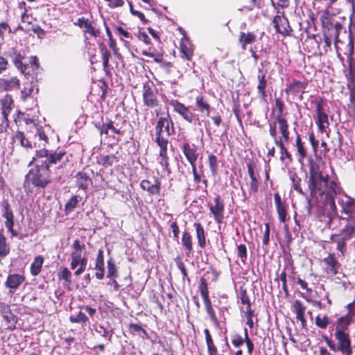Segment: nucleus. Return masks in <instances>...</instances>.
Listing matches in <instances>:
<instances>
[{"mask_svg": "<svg viewBox=\"0 0 355 355\" xmlns=\"http://www.w3.org/2000/svg\"><path fill=\"white\" fill-rule=\"evenodd\" d=\"M271 2L275 8H277V7H279L283 9L288 7L290 0H271Z\"/></svg>", "mask_w": 355, "mask_h": 355, "instance_id": "bf43d9fd", "label": "nucleus"}, {"mask_svg": "<svg viewBox=\"0 0 355 355\" xmlns=\"http://www.w3.org/2000/svg\"><path fill=\"white\" fill-rule=\"evenodd\" d=\"M308 187L313 197L325 195L327 198H332L334 195L340 191L337 183L330 180L328 175H324L319 166L313 161L309 164Z\"/></svg>", "mask_w": 355, "mask_h": 355, "instance_id": "f257e3e1", "label": "nucleus"}, {"mask_svg": "<svg viewBox=\"0 0 355 355\" xmlns=\"http://www.w3.org/2000/svg\"><path fill=\"white\" fill-rule=\"evenodd\" d=\"M8 55L12 59L14 65L17 69L25 75H28L31 71L35 73L39 68L37 59L35 56H31L30 58L28 64L24 62V56L21 52L14 48L9 51Z\"/></svg>", "mask_w": 355, "mask_h": 355, "instance_id": "39448f33", "label": "nucleus"}, {"mask_svg": "<svg viewBox=\"0 0 355 355\" xmlns=\"http://www.w3.org/2000/svg\"><path fill=\"white\" fill-rule=\"evenodd\" d=\"M306 84L300 81H294L290 85H288L286 88V93H293L294 94H297L300 92H302Z\"/></svg>", "mask_w": 355, "mask_h": 355, "instance_id": "72a5a7b5", "label": "nucleus"}, {"mask_svg": "<svg viewBox=\"0 0 355 355\" xmlns=\"http://www.w3.org/2000/svg\"><path fill=\"white\" fill-rule=\"evenodd\" d=\"M94 269L96 270V277L98 279H102L104 277L105 272L103 250L102 249H99L98 251Z\"/></svg>", "mask_w": 355, "mask_h": 355, "instance_id": "a878e982", "label": "nucleus"}, {"mask_svg": "<svg viewBox=\"0 0 355 355\" xmlns=\"http://www.w3.org/2000/svg\"><path fill=\"white\" fill-rule=\"evenodd\" d=\"M209 166L213 176L218 173V160L214 155H209L208 157Z\"/></svg>", "mask_w": 355, "mask_h": 355, "instance_id": "49530a36", "label": "nucleus"}, {"mask_svg": "<svg viewBox=\"0 0 355 355\" xmlns=\"http://www.w3.org/2000/svg\"><path fill=\"white\" fill-rule=\"evenodd\" d=\"M273 24L276 31L283 35H287L291 31L287 18L284 15V12L281 15H276L273 19Z\"/></svg>", "mask_w": 355, "mask_h": 355, "instance_id": "4468645a", "label": "nucleus"}, {"mask_svg": "<svg viewBox=\"0 0 355 355\" xmlns=\"http://www.w3.org/2000/svg\"><path fill=\"white\" fill-rule=\"evenodd\" d=\"M170 105L173 106L174 110L178 113L185 121L192 123L196 116L191 111L189 107L185 106L183 103L177 100H171Z\"/></svg>", "mask_w": 355, "mask_h": 355, "instance_id": "9d476101", "label": "nucleus"}, {"mask_svg": "<svg viewBox=\"0 0 355 355\" xmlns=\"http://www.w3.org/2000/svg\"><path fill=\"white\" fill-rule=\"evenodd\" d=\"M14 139L15 141H19L21 146L32 148L31 143L25 138L22 132H17L14 136Z\"/></svg>", "mask_w": 355, "mask_h": 355, "instance_id": "09e8293b", "label": "nucleus"}, {"mask_svg": "<svg viewBox=\"0 0 355 355\" xmlns=\"http://www.w3.org/2000/svg\"><path fill=\"white\" fill-rule=\"evenodd\" d=\"M140 187L150 195H158L160 193L161 182L158 178H156L153 183L148 180H143L140 183Z\"/></svg>", "mask_w": 355, "mask_h": 355, "instance_id": "aec40b11", "label": "nucleus"}, {"mask_svg": "<svg viewBox=\"0 0 355 355\" xmlns=\"http://www.w3.org/2000/svg\"><path fill=\"white\" fill-rule=\"evenodd\" d=\"M12 104L13 100L10 95H6L1 100V114L3 115V119H7L8 116L12 109Z\"/></svg>", "mask_w": 355, "mask_h": 355, "instance_id": "7c9ffc66", "label": "nucleus"}, {"mask_svg": "<svg viewBox=\"0 0 355 355\" xmlns=\"http://www.w3.org/2000/svg\"><path fill=\"white\" fill-rule=\"evenodd\" d=\"M290 180L293 184V188L297 191L299 193L302 194V189L300 187L301 179L297 176L295 173L290 171L288 173Z\"/></svg>", "mask_w": 355, "mask_h": 355, "instance_id": "c03bdc74", "label": "nucleus"}, {"mask_svg": "<svg viewBox=\"0 0 355 355\" xmlns=\"http://www.w3.org/2000/svg\"><path fill=\"white\" fill-rule=\"evenodd\" d=\"M295 146L297 148V154L299 156V161L303 160L306 156V150L304 146V144L302 142L300 136L299 135L296 137Z\"/></svg>", "mask_w": 355, "mask_h": 355, "instance_id": "79ce46f5", "label": "nucleus"}, {"mask_svg": "<svg viewBox=\"0 0 355 355\" xmlns=\"http://www.w3.org/2000/svg\"><path fill=\"white\" fill-rule=\"evenodd\" d=\"M100 164L105 167L112 166L119 162L118 158L114 155H101L98 160Z\"/></svg>", "mask_w": 355, "mask_h": 355, "instance_id": "c9c22d12", "label": "nucleus"}, {"mask_svg": "<svg viewBox=\"0 0 355 355\" xmlns=\"http://www.w3.org/2000/svg\"><path fill=\"white\" fill-rule=\"evenodd\" d=\"M87 320L86 315L81 311L76 315H71L69 318V320L73 323H85Z\"/></svg>", "mask_w": 355, "mask_h": 355, "instance_id": "3c124183", "label": "nucleus"}, {"mask_svg": "<svg viewBox=\"0 0 355 355\" xmlns=\"http://www.w3.org/2000/svg\"><path fill=\"white\" fill-rule=\"evenodd\" d=\"M72 252L82 253L83 250L85 249V245L81 243L78 240H75L72 244Z\"/></svg>", "mask_w": 355, "mask_h": 355, "instance_id": "e2e57ef3", "label": "nucleus"}, {"mask_svg": "<svg viewBox=\"0 0 355 355\" xmlns=\"http://www.w3.org/2000/svg\"><path fill=\"white\" fill-rule=\"evenodd\" d=\"M274 200L279 220L280 222L284 223L286 220L287 205L286 202L282 200L278 193L274 194Z\"/></svg>", "mask_w": 355, "mask_h": 355, "instance_id": "6ab92c4d", "label": "nucleus"}, {"mask_svg": "<svg viewBox=\"0 0 355 355\" xmlns=\"http://www.w3.org/2000/svg\"><path fill=\"white\" fill-rule=\"evenodd\" d=\"M117 269L112 259L107 261V277H116Z\"/></svg>", "mask_w": 355, "mask_h": 355, "instance_id": "8fccbe9b", "label": "nucleus"}, {"mask_svg": "<svg viewBox=\"0 0 355 355\" xmlns=\"http://www.w3.org/2000/svg\"><path fill=\"white\" fill-rule=\"evenodd\" d=\"M347 313L338 318L336 329V331L345 332L352 321V317L355 315V300L346 306Z\"/></svg>", "mask_w": 355, "mask_h": 355, "instance_id": "6e6552de", "label": "nucleus"}, {"mask_svg": "<svg viewBox=\"0 0 355 355\" xmlns=\"http://www.w3.org/2000/svg\"><path fill=\"white\" fill-rule=\"evenodd\" d=\"M244 333H245V342L246 343V345H247L248 352L250 354H251L254 349V345H253L252 342L249 338L247 329H244Z\"/></svg>", "mask_w": 355, "mask_h": 355, "instance_id": "338daca9", "label": "nucleus"}, {"mask_svg": "<svg viewBox=\"0 0 355 355\" xmlns=\"http://www.w3.org/2000/svg\"><path fill=\"white\" fill-rule=\"evenodd\" d=\"M245 340V337L243 338L238 334H234L232 337V343L235 347H241L244 343Z\"/></svg>", "mask_w": 355, "mask_h": 355, "instance_id": "6e6d98bb", "label": "nucleus"}, {"mask_svg": "<svg viewBox=\"0 0 355 355\" xmlns=\"http://www.w3.org/2000/svg\"><path fill=\"white\" fill-rule=\"evenodd\" d=\"M74 25L83 28L85 33H88L93 37L96 38L100 36V30L96 27L94 21L87 18L83 17L78 18Z\"/></svg>", "mask_w": 355, "mask_h": 355, "instance_id": "1a4fd4ad", "label": "nucleus"}, {"mask_svg": "<svg viewBox=\"0 0 355 355\" xmlns=\"http://www.w3.org/2000/svg\"><path fill=\"white\" fill-rule=\"evenodd\" d=\"M174 132L173 123L168 114L159 117L155 126V142L159 147V164L170 173L168 168V158L167 156V147L168 138Z\"/></svg>", "mask_w": 355, "mask_h": 355, "instance_id": "f03ea898", "label": "nucleus"}, {"mask_svg": "<svg viewBox=\"0 0 355 355\" xmlns=\"http://www.w3.org/2000/svg\"><path fill=\"white\" fill-rule=\"evenodd\" d=\"M207 345V351L209 355H216L217 354V348L214 345V342L211 341L210 343H206Z\"/></svg>", "mask_w": 355, "mask_h": 355, "instance_id": "774afa93", "label": "nucleus"}, {"mask_svg": "<svg viewBox=\"0 0 355 355\" xmlns=\"http://www.w3.org/2000/svg\"><path fill=\"white\" fill-rule=\"evenodd\" d=\"M193 225L196 227L198 245L201 248H204L206 246L205 232L204 228L198 223H194Z\"/></svg>", "mask_w": 355, "mask_h": 355, "instance_id": "473e14b6", "label": "nucleus"}, {"mask_svg": "<svg viewBox=\"0 0 355 355\" xmlns=\"http://www.w3.org/2000/svg\"><path fill=\"white\" fill-rule=\"evenodd\" d=\"M101 51L103 59V67L105 68L108 66L109 59H110V53L107 51L105 46L101 47Z\"/></svg>", "mask_w": 355, "mask_h": 355, "instance_id": "13d9d810", "label": "nucleus"}, {"mask_svg": "<svg viewBox=\"0 0 355 355\" xmlns=\"http://www.w3.org/2000/svg\"><path fill=\"white\" fill-rule=\"evenodd\" d=\"M203 302H204L207 312L208 315H209L210 318L211 319L212 321L216 322L217 318H216L215 312L211 306V303L210 300H207Z\"/></svg>", "mask_w": 355, "mask_h": 355, "instance_id": "603ef678", "label": "nucleus"}, {"mask_svg": "<svg viewBox=\"0 0 355 355\" xmlns=\"http://www.w3.org/2000/svg\"><path fill=\"white\" fill-rule=\"evenodd\" d=\"M98 130H99L101 135H108L110 132H112L114 134H120L121 133L120 130L114 128L112 124V122H111V121L109 123H104L102 125L99 126Z\"/></svg>", "mask_w": 355, "mask_h": 355, "instance_id": "58836bf2", "label": "nucleus"}, {"mask_svg": "<svg viewBox=\"0 0 355 355\" xmlns=\"http://www.w3.org/2000/svg\"><path fill=\"white\" fill-rule=\"evenodd\" d=\"M182 150L189 164L196 163L198 155L197 146L196 145L185 143L183 145Z\"/></svg>", "mask_w": 355, "mask_h": 355, "instance_id": "4be33fe9", "label": "nucleus"}, {"mask_svg": "<svg viewBox=\"0 0 355 355\" xmlns=\"http://www.w3.org/2000/svg\"><path fill=\"white\" fill-rule=\"evenodd\" d=\"M323 268L327 274L329 275H335L338 273L340 268V263L335 257L334 254H329L328 257L322 261Z\"/></svg>", "mask_w": 355, "mask_h": 355, "instance_id": "ddd939ff", "label": "nucleus"}, {"mask_svg": "<svg viewBox=\"0 0 355 355\" xmlns=\"http://www.w3.org/2000/svg\"><path fill=\"white\" fill-rule=\"evenodd\" d=\"M2 317L5 321V325L8 330H14L16 328L17 318L12 313L8 306H4L2 309Z\"/></svg>", "mask_w": 355, "mask_h": 355, "instance_id": "a211bd4d", "label": "nucleus"}, {"mask_svg": "<svg viewBox=\"0 0 355 355\" xmlns=\"http://www.w3.org/2000/svg\"><path fill=\"white\" fill-rule=\"evenodd\" d=\"M78 200L77 196H72L66 203L65 209L68 211H71L73 209L78 205Z\"/></svg>", "mask_w": 355, "mask_h": 355, "instance_id": "4d7b16f0", "label": "nucleus"}, {"mask_svg": "<svg viewBox=\"0 0 355 355\" xmlns=\"http://www.w3.org/2000/svg\"><path fill=\"white\" fill-rule=\"evenodd\" d=\"M315 323L318 327L325 329L329 323L328 318L326 315L323 317L318 315L315 318Z\"/></svg>", "mask_w": 355, "mask_h": 355, "instance_id": "5fc2aeb1", "label": "nucleus"}, {"mask_svg": "<svg viewBox=\"0 0 355 355\" xmlns=\"http://www.w3.org/2000/svg\"><path fill=\"white\" fill-rule=\"evenodd\" d=\"M224 202L220 196L214 198V204L209 205V209L216 223H222L224 218Z\"/></svg>", "mask_w": 355, "mask_h": 355, "instance_id": "f8f14e48", "label": "nucleus"}, {"mask_svg": "<svg viewBox=\"0 0 355 355\" xmlns=\"http://www.w3.org/2000/svg\"><path fill=\"white\" fill-rule=\"evenodd\" d=\"M318 116V125L322 132H325L329 126L328 115L324 112L323 107L320 103L316 106Z\"/></svg>", "mask_w": 355, "mask_h": 355, "instance_id": "412c9836", "label": "nucleus"}, {"mask_svg": "<svg viewBox=\"0 0 355 355\" xmlns=\"http://www.w3.org/2000/svg\"><path fill=\"white\" fill-rule=\"evenodd\" d=\"M270 241V225L268 223L265 224V231L263 236V243L268 245Z\"/></svg>", "mask_w": 355, "mask_h": 355, "instance_id": "69168bd1", "label": "nucleus"}, {"mask_svg": "<svg viewBox=\"0 0 355 355\" xmlns=\"http://www.w3.org/2000/svg\"><path fill=\"white\" fill-rule=\"evenodd\" d=\"M142 96L144 104L146 106L154 108L158 105L157 91L152 83L148 82L144 83Z\"/></svg>", "mask_w": 355, "mask_h": 355, "instance_id": "423d86ee", "label": "nucleus"}, {"mask_svg": "<svg viewBox=\"0 0 355 355\" xmlns=\"http://www.w3.org/2000/svg\"><path fill=\"white\" fill-rule=\"evenodd\" d=\"M259 74L257 76L259 84L257 85V89L261 96L264 98L266 96V88L267 86V81L266 79V71L263 69H259Z\"/></svg>", "mask_w": 355, "mask_h": 355, "instance_id": "c85d7f7f", "label": "nucleus"}, {"mask_svg": "<svg viewBox=\"0 0 355 355\" xmlns=\"http://www.w3.org/2000/svg\"><path fill=\"white\" fill-rule=\"evenodd\" d=\"M10 253V245L6 242V238L0 231V258H4Z\"/></svg>", "mask_w": 355, "mask_h": 355, "instance_id": "4c0bfd02", "label": "nucleus"}, {"mask_svg": "<svg viewBox=\"0 0 355 355\" xmlns=\"http://www.w3.org/2000/svg\"><path fill=\"white\" fill-rule=\"evenodd\" d=\"M58 277L59 279L64 280L69 285L71 283V272L67 267H61L58 272Z\"/></svg>", "mask_w": 355, "mask_h": 355, "instance_id": "a19ab883", "label": "nucleus"}, {"mask_svg": "<svg viewBox=\"0 0 355 355\" xmlns=\"http://www.w3.org/2000/svg\"><path fill=\"white\" fill-rule=\"evenodd\" d=\"M96 331L105 339L107 340L108 341H111L112 337V330H109L105 328L103 326L99 325L96 328Z\"/></svg>", "mask_w": 355, "mask_h": 355, "instance_id": "de8ad7c7", "label": "nucleus"}, {"mask_svg": "<svg viewBox=\"0 0 355 355\" xmlns=\"http://www.w3.org/2000/svg\"><path fill=\"white\" fill-rule=\"evenodd\" d=\"M340 204L343 211L347 214L352 213L355 210V201L352 198H346L345 200H342Z\"/></svg>", "mask_w": 355, "mask_h": 355, "instance_id": "ea45409f", "label": "nucleus"}, {"mask_svg": "<svg viewBox=\"0 0 355 355\" xmlns=\"http://www.w3.org/2000/svg\"><path fill=\"white\" fill-rule=\"evenodd\" d=\"M20 81L17 77L0 79V91H10L19 89Z\"/></svg>", "mask_w": 355, "mask_h": 355, "instance_id": "5701e85b", "label": "nucleus"}, {"mask_svg": "<svg viewBox=\"0 0 355 355\" xmlns=\"http://www.w3.org/2000/svg\"><path fill=\"white\" fill-rule=\"evenodd\" d=\"M272 125V123H270ZM277 128L281 133V137H277L279 139H282L283 141L288 142L289 140V130H288V124L286 119H284L282 116H277L275 122L272 124V125H275Z\"/></svg>", "mask_w": 355, "mask_h": 355, "instance_id": "dca6fc26", "label": "nucleus"}, {"mask_svg": "<svg viewBox=\"0 0 355 355\" xmlns=\"http://www.w3.org/2000/svg\"><path fill=\"white\" fill-rule=\"evenodd\" d=\"M341 224L344 226L340 230V233L331 235V240L337 244L336 249L342 254H344L346 251V241L352 239L355 234V218L352 216L347 218H343Z\"/></svg>", "mask_w": 355, "mask_h": 355, "instance_id": "20e7f679", "label": "nucleus"}, {"mask_svg": "<svg viewBox=\"0 0 355 355\" xmlns=\"http://www.w3.org/2000/svg\"><path fill=\"white\" fill-rule=\"evenodd\" d=\"M181 242L186 254L189 256L193 252L192 237L189 232L185 231L182 233Z\"/></svg>", "mask_w": 355, "mask_h": 355, "instance_id": "2f4dec72", "label": "nucleus"}, {"mask_svg": "<svg viewBox=\"0 0 355 355\" xmlns=\"http://www.w3.org/2000/svg\"><path fill=\"white\" fill-rule=\"evenodd\" d=\"M2 209L3 211V217L6 218L5 225L8 230L12 234V235H15L13 230L14 215L7 200H3L2 202Z\"/></svg>", "mask_w": 355, "mask_h": 355, "instance_id": "2eb2a0df", "label": "nucleus"}, {"mask_svg": "<svg viewBox=\"0 0 355 355\" xmlns=\"http://www.w3.org/2000/svg\"><path fill=\"white\" fill-rule=\"evenodd\" d=\"M21 22L23 24H27L28 25L32 24L33 21L35 20L34 17L31 14L28 12H21Z\"/></svg>", "mask_w": 355, "mask_h": 355, "instance_id": "052dcab7", "label": "nucleus"}, {"mask_svg": "<svg viewBox=\"0 0 355 355\" xmlns=\"http://www.w3.org/2000/svg\"><path fill=\"white\" fill-rule=\"evenodd\" d=\"M305 310L306 307L303 306L300 300H297L294 302L293 304V311L295 313L297 320L301 322L302 327H304L306 324L304 318Z\"/></svg>", "mask_w": 355, "mask_h": 355, "instance_id": "bb28decb", "label": "nucleus"}, {"mask_svg": "<svg viewBox=\"0 0 355 355\" xmlns=\"http://www.w3.org/2000/svg\"><path fill=\"white\" fill-rule=\"evenodd\" d=\"M90 183L91 180L85 173H79L78 174L77 184L80 188L83 189H86Z\"/></svg>", "mask_w": 355, "mask_h": 355, "instance_id": "37998d69", "label": "nucleus"}, {"mask_svg": "<svg viewBox=\"0 0 355 355\" xmlns=\"http://www.w3.org/2000/svg\"><path fill=\"white\" fill-rule=\"evenodd\" d=\"M238 256L241 259L242 261L244 262L247 257V249L245 245L240 244L237 247Z\"/></svg>", "mask_w": 355, "mask_h": 355, "instance_id": "680f3d73", "label": "nucleus"}, {"mask_svg": "<svg viewBox=\"0 0 355 355\" xmlns=\"http://www.w3.org/2000/svg\"><path fill=\"white\" fill-rule=\"evenodd\" d=\"M196 110L200 112H205L207 116L210 114V105L206 100L205 96L198 95L196 97Z\"/></svg>", "mask_w": 355, "mask_h": 355, "instance_id": "cd10ccee", "label": "nucleus"}, {"mask_svg": "<svg viewBox=\"0 0 355 355\" xmlns=\"http://www.w3.org/2000/svg\"><path fill=\"white\" fill-rule=\"evenodd\" d=\"M199 291L203 301L209 300L207 284L205 278H201L200 280Z\"/></svg>", "mask_w": 355, "mask_h": 355, "instance_id": "a18cd8bd", "label": "nucleus"}, {"mask_svg": "<svg viewBox=\"0 0 355 355\" xmlns=\"http://www.w3.org/2000/svg\"><path fill=\"white\" fill-rule=\"evenodd\" d=\"M269 132L274 140L275 144L280 149L281 161L285 162L286 164H290L292 162L291 155L285 147V141H283L282 139L277 138L275 125H269Z\"/></svg>", "mask_w": 355, "mask_h": 355, "instance_id": "0eeeda50", "label": "nucleus"}, {"mask_svg": "<svg viewBox=\"0 0 355 355\" xmlns=\"http://www.w3.org/2000/svg\"><path fill=\"white\" fill-rule=\"evenodd\" d=\"M256 40V35L250 32H241L239 37V42L243 50L246 49L248 44L253 43Z\"/></svg>", "mask_w": 355, "mask_h": 355, "instance_id": "c756f323", "label": "nucleus"}, {"mask_svg": "<svg viewBox=\"0 0 355 355\" xmlns=\"http://www.w3.org/2000/svg\"><path fill=\"white\" fill-rule=\"evenodd\" d=\"M245 315L247 318V324L250 329H252L254 327V322L252 320V318L254 316V311L252 310L251 307H246Z\"/></svg>", "mask_w": 355, "mask_h": 355, "instance_id": "864d4df0", "label": "nucleus"}, {"mask_svg": "<svg viewBox=\"0 0 355 355\" xmlns=\"http://www.w3.org/2000/svg\"><path fill=\"white\" fill-rule=\"evenodd\" d=\"M24 281V277L18 274L9 275L7 277L5 285L14 292Z\"/></svg>", "mask_w": 355, "mask_h": 355, "instance_id": "b1692460", "label": "nucleus"}, {"mask_svg": "<svg viewBox=\"0 0 355 355\" xmlns=\"http://www.w3.org/2000/svg\"><path fill=\"white\" fill-rule=\"evenodd\" d=\"M44 259L42 256H37L31 265V272L33 276L37 275L42 269Z\"/></svg>", "mask_w": 355, "mask_h": 355, "instance_id": "e433bc0d", "label": "nucleus"}, {"mask_svg": "<svg viewBox=\"0 0 355 355\" xmlns=\"http://www.w3.org/2000/svg\"><path fill=\"white\" fill-rule=\"evenodd\" d=\"M87 263V259L82 253L71 252V268L75 270L78 267L74 272L75 275H80L85 271Z\"/></svg>", "mask_w": 355, "mask_h": 355, "instance_id": "9b49d317", "label": "nucleus"}, {"mask_svg": "<svg viewBox=\"0 0 355 355\" xmlns=\"http://www.w3.org/2000/svg\"><path fill=\"white\" fill-rule=\"evenodd\" d=\"M45 155L44 150L37 151L36 156L29 164V166L34 164L35 167L26 175L25 184L31 183L36 187L44 188L50 182L49 164H46V159H44Z\"/></svg>", "mask_w": 355, "mask_h": 355, "instance_id": "7ed1b4c3", "label": "nucleus"}, {"mask_svg": "<svg viewBox=\"0 0 355 355\" xmlns=\"http://www.w3.org/2000/svg\"><path fill=\"white\" fill-rule=\"evenodd\" d=\"M335 336L339 344L337 349L346 355L350 354L352 353V349L347 334L345 332L336 331Z\"/></svg>", "mask_w": 355, "mask_h": 355, "instance_id": "f3484780", "label": "nucleus"}, {"mask_svg": "<svg viewBox=\"0 0 355 355\" xmlns=\"http://www.w3.org/2000/svg\"><path fill=\"white\" fill-rule=\"evenodd\" d=\"M180 51L182 57L190 60L193 53V46L189 39L184 35L180 42Z\"/></svg>", "mask_w": 355, "mask_h": 355, "instance_id": "393cba45", "label": "nucleus"}, {"mask_svg": "<svg viewBox=\"0 0 355 355\" xmlns=\"http://www.w3.org/2000/svg\"><path fill=\"white\" fill-rule=\"evenodd\" d=\"M41 150H44L46 152V155L44 156V159H46V164H49V166L50 164H55L61 160L64 153L62 152L55 153L51 155H48V151L45 149H42Z\"/></svg>", "mask_w": 355, "mask_h": 355, "instance_id": "f704fd0d", "label": "nucleus"}, {"mask_svg": "<svg viewBox=\"0 0 355 355\" xmlns=\"http://www.w3.org/2000/svg\"><path fill=\"white\" fill-rule=\"evenodd\" d=\"M250 193H255L258 191L259 183L256 178L250 179Z\"/></svg>", "mask_w": 355, "mask_h": 355, "instance_id": "0e129e2a", "label": "nucleus"}]
</instances>
